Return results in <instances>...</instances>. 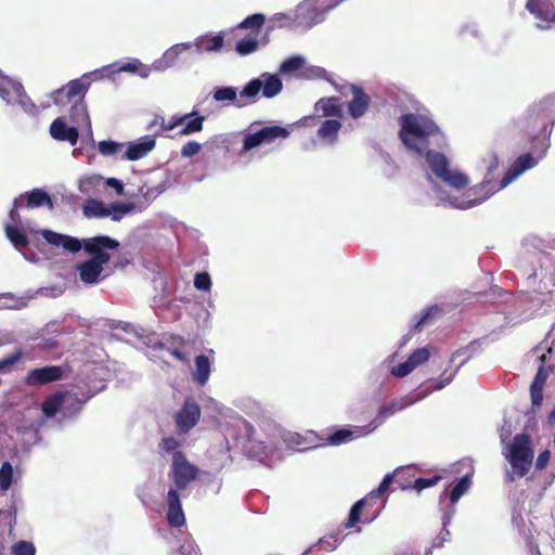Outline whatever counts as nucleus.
<instances>
[{"label": "nucleus", "mask_w": 555, "mask_h": 555, "mask_svg": "<svg viewBox=\"0 0 555 555\" xmlns=\"http://www.w3.org/2000/svg\"><path fill=\"white\" fill-rule=\"evenodd\" d=\"M198 475L199 468L192 464L182 451L173 453L169 478L172 480L175 488L171 487L166 496L168 505L167 521L170 527L180 528L185 525V515L179 491L185 490L191 482L197 479Z\"/></svg>", "instance_id": "1"}, {"label": "nucleus", "mask_w": 555, "mask_h": 555, "mask_svg": "<svg viewBox=\"0 0 555 555\" xmlns=\"http://www.w3.org/2000/svg\"><path fill=\"white\" fill-rule=\"evenodd\" d=\"M399 139L411 152L423 155L429 149V139L441 135L439 126L427 115L408 113L398 119Z\"/></svg>", "instance_id": "2"}, {"label": "nucleus", "mask_w": 555, "mask_h": 555, "mask_svg": "<svg viewBox=\"0 0 555 555\" xmlns=\"http://www.w3.org/2000/svg\"><path fill=\"white\" fill-rule=\"evenodd\" d=\"M89 89V83L80 79H73L65 86L53 91L50 96L53 104L60 107L69 106V117L75 124L87 122L90 125L85 96Z\"/></svg>", "instance_id": "3"}, {"label": "nucleus", "mask_w": 555, "mask_h": 555, "mask_svg": "<svg viewBox=\"0 0 555 555\" xmlns=\"http://www.w3.org/2000/svg\"><path fill=\"white\" fill-rule=\"evenodd\" d=\"M423 155H425L426 162L434 175L447 185L459 190L468 185V177L460 171L451 170L449 159L444 154L427 149Z\"/></svg>", "instance_id": "4"}, {"label": "nucleus", "mask_w": 555, "mask_h": 555, "mask_svg": "<svg viewBox=\"0 0 555 555\" xmlns=\"http://www.w3.org/2000/svg\"><path fill=\"white\" fill-rule=\"evenodd\" d=\"M528 434H518L514 437L509 447L508 461L518 477H524L531 468L533 451Z\"/></svg>", "instance_id": "5"}, {"label": "nucleus", "mask_w": 555, "mask_h": 555, "mask_svg": "<svg viewBox=\"0 0 555 555\" xmlns=\"http://www.w3.org/2000/svg\"><path fill=\"white\" fill-rule=\"evenodd\" d=\"M392 480V475L387 474L380 481L377 489L371 491L365 498L357 501L351 506L348 518L341 524V527L345 529L354 528L361 520V514L364 506L373 501L380 499V496L389 489Z\"/></svg>", "instance_id": "6"}, {"label": "nucleus", "mask_w": 555, "mask_h": 555, "mask_svg": "<svg viewBox=\"0 0 555 555\" xmlns=\"http://www.w3.org/2000/svg\"><path fill=\"white\" fill-rule=\"evenodd\" d=\"M120 243L107 235H96L93 237L85 238V251L90 255V259L105 266L111 260L108 250H116Z\"/></svg>", "instance_id": "7"}, {"label": "nucleus", "mask_w": 555, "mask_h": 555, "mask_svg": "<svg viewBox=\"0 0 555 555\" xmlns=\"http://www.w3.org/2000/svg\"><path fill=\"white\" fill-rule=\"evenodd\" d=\"M201 408L193 398H186L177 412L175 422L180 434H188L201 418Z\"/></svg>", "instance_id": "8"}, {"label": "nucleus", "mask_w": 555, "mask_h": 555, "mask_svg": "<svg viewBox=\"0 0 555 555\" xmlns=\"http://www.w3.org/2000/svg\"><path fill=\"white\" fill-rule=\"evenodd\" d=\"M64 370L59 365H46L29 370L23 378L27 386H42L63 378Z\"/></svg>", "instance_id": "9"}, {"label": "nucleus", "mask_w": 555, "mask_h": 555, "mask_svg": "<svg viewBox=\"0 0 555 555\" xmlns=\"http://www.w3.org/2000/svg\"><path fill=\"white\" fill-rule=\"evenodd\" d=\"M349 89L352 93V100L348 103V112L352 118L358 119L364 116L369 109L371 98L361 87L350 85Z\"/></svg>", "instance_id": "10"}, {"label": "nucleus", "mask_w": 555, "mask_h": 555, "mask_svg": "<svg viewBox=\"0 0 555 555\" xmlns=\"http://www.w3.org/2000/svg\"><path fill=\"white\" fill-rule=\"evenodd\" d=\"M50 134L57 141H66L70 145H76L79 133L76 127H68L64 118L59 117L50 125Z\"/></svg>", "instance_id": "11"}, {"label": "nucleus", "mask_w": 555, "mask_h": 555, "mask_svg": "<svg viewBox=\"0 0 555 555\" xmlns=\"http://www.w3.org/2000/svg\"><path fill=\"white\" fill-rule=\"evenodd\" d=\"M103 267L104 266L90 258L80 262L77 266L80 281L90 285L99 283Z\"/></svg>", "instance_id": "12"}, {"label": "nucleus", "mask_w": 555, "mask_h": 555, "mask_svg": "<svg viewBox=\"0 0 555 555\" xmlns=\"http://www.w3.org/2000/svg\"><path fill=\"white\" fill-rule=\"evenodd\" d=\"M537 164V160L530 153L520 155L512 165L508 172L504 176L501 182V188L506 186L514 178L521 175L528 169H531Z\"/></svg>", "instance_id": "13"}, {"label": "nucleus", "mask_w": 555, "mask_h": 555, "mask_svg": "<svg viewBox=\"0 0 555 555\" xmlns=\"http://www.w3.org/2000/svg\"><path fill=\"white\" fill-rule=\"evenodd\" d=\"M550 372L544 365H540L530 385V397L532 405L539 406L543 400V389Z\"/></svg>", "instance_id": "14"}, {"label": "nucleus", "mask_w": 555, "mask_h": 555, "mask_svg": "<svg viewBox=\"0 0 555 555\" xmlns=\"http://www.w3.org/2000/svg\"><path fill=\"white\" fill-rule=\"evenodd\" d=\"M24 195V207L27 209H35L47 206L49 209L53 208L51 196L42 189H34L26 192Z\"/></svg>", "instance_id": "15"}, {"label": "nucleus", "mask_w": 555, "mask_h": 555, "mask_svg": "<svg viewBox=\"0 0 555 555\" xmlns=\"http://www.w3.org/2000/svg\"><path fill=\"white\" fill-rule=\"evenodd\" d=\"M22 83L5 76L0 77V96L8 104H15L18 94L22 92Z\"/></svg>", "instance_id": "16"}, {"label": "nucleus", "mask_w": 555, "mask_h": 555, "mask_svg": "<svg viewBox=\"0 0 555 555\" xmlns=\"http://www.w3.org/2000/svg\"><path fill=\"white\" fill-rule=\"evenodd\" d=\"M155 147V140L146 138L143 142L130 144L122 154V159L137 160L143 158Z\"/></svg>", "instance_id": "17"}, {"label": "nucleus", "mask_w": 555, "mask_h": 555, "mask_svg": "<svg viewBox=\"0 0 555 555\" xmlns=\"http://www.w3.org/2000/svg\"><path fill=\"white\" fill-rule=\"evenodd\" d=\"M211 363L207 356L199 354L195 358V370L192 373L193 380L199 386H204L210 375Z\"/></svg>", "instance_id": "18"}, {"label": "nucleus", "mask_w": 555, "mask_h": 555, "mask_svg": "<svg viewBox=\"0 0 555 555\" xmlns=\"http://www.w3.org/2000/svg\"><path fill=\"white\" fill-rule=\"evenodd\" d=\"M315 111L322 112L323 116L339 118L343 116V107L336 96L322 98L315 103Z\"/></svg>", "instance_id": "19"}, {"label": "nucleus", "mask_w": 555, "mask_h": 555, "mask_svg": "<svg viewBox=\"0 0 555 555\" xmlns=\"http://www.w3.org/2000/svg\"><path fill=\"white\" fill-rule=\"evenodd\" d=\"M66 393L62 391H56L50 396H48L41 405L42 412L47 417H54L56 413L61 410Z\"/></svg>", "instance_id": "20"}, {"label": "nucleus", "mask_w": 555, "mask_h": 555, "mask_svg": "<svg viewBox=\"0 0 555 555\" xmlns=\"http://www.w3.org/2000/svg\"><path fill=\"white\" fill-rule=\"evenodd\" d=\"M340 128L341 122L339 120L326 119L318 129V135L330 143H334L337 140Z\"/></svg>", "instance_id": "21"}, {"label": "nucleus", "mask_w": 555, "mask_h": 555, "mask_svg": "<svg viewBox=\"0 0 555 555\" xmlns=\"http://www.w3.org/2000/svg\"><path fill=\"white\" fill-rule=\"evenodd\" d=\"M262 79V95L264 98H273L278 95L283 88L282 80L278 75L263 74Z\"/></svg>", "instance_id": "22"}, {"label": "nucleus", "mask_w": 555, "mask_h": 555, "mask_svg": "<svg viewBox=\"0 0 555 555\" xmlns=\"http://www.w3.org/2000/svg\"><path fill=\"white\" fill-rule=\"evenodd\" d=\"M106 206L100 199L88 198L82 207L83 216L87 218H104L108 217Z\"/></svg>", "instance_id": "23"}, {"label": "nucleus", "mask_w": 555, "mask_h": 555, "mask_svg": "<svg viewBox=\"0 0 555 555\" xmlns=\"http://www.w3.org/2000/svg\"><path fill=\"white\" fill-rule=\"evenodd\" d=\"M4 232L12 245L17 248H26L29 245L27 235L20 229V227H13L5 224Z\"/></svg>", "instance_id": "24"}, {"label": "nucleus", "mask_w": 555, "mask_h": 555, "mask_svg": "<svg viewBox=\"0 0 555 555\" xmlns=\"http://www.w3.org/2000/svg\"><path fill=\"white\" fill-rule=\"evenodd\" d=\"M195 115V112L192 114L184 115H173L168 121L163 116H156L152 122V125H158L162 131L173 130L176 127L184 125V121L192 116Z\"/></svg>", "instance_id": "25"}, {"label": "nucleus", "mask_w": 555, "mask_h": 555, "mask_svg": "<svg viewBox=\"0 0 555 555\" xmlns=\"http://www.w3.org/2000/svg\"><path fill=\"white\" fill-rule=\"evenodd\" d=\"M258 131L262 143H272L276 139L286 138L289 134V131L286 128L276 125L263 127Z\"/></svg>", "instance_id": "26"}, {"label": "nucleus", "mask_w": 555, "mask_h": 555, "mask_svg": "<svg viewBox=\"0 0 555 555\" xmlns=\"http://www.w3.org/2000/svg\"><path fill=\"white\" fill-rule=\"evenodd\" d=\"M441 312V308L438 305H433L422 310L418 314L414 315L415 324L413 330L418 332L422 327L431 319L436 318Z\"/></svg>", "instance_id": "27"}, {"label": "nucleus", "mask_w": 555, "mask_h": 555, "mask_svg": "<svg viewBox=\"0 0 555 555\" xmlns=\"http://www.w3.org/2000/svg\"><path fill=\"white\" fill-rule=\"evenodd\" d=\"M191 48L190 43H179L175 44L163 54L162 60L159 61L165 67H170L175 64L176 60L179 57L181 53L189 50Z\"/></svg>", "instance_id": "28"}, {"label": "nucleus", "mask_w": 555, "mask_h": 555, "mask_svg": "<svg viewBox=\"0 0 555 555\" xmlns=\"http://www.w3.org/2000/svg\"><path fill=\"white\" fill-rule=\"evenodd\" d=\"M196 47L199 51L218 52L223 47V37L221 35H216L212 37L201 38L197 41Z\"/></svg>", "instance_id": "29"}, {"label": "nucleus", "mask_w": 555, "mask_h": 555, "mask_svg": "<svg viewBox=\"0 0 555 555\" xmlns=\"http://www.w3.org/2000/svg\"><path fill=\"white\" fill-rule=\"evenodd\" d=\"M133 73L139 75L141 78H147L151 74V68L142 64L139 60H133L131 62L124 63L120 65L114 73Z\"/></svg>", "instance_id": "30"}, {"label": "nucleus", "mask_w": 555, "mask_h": 555, "mask_svg": "<svg viewBox=\"0 0 555 555\" xmlns=\"http://www.w3.org/2000/svg\"><path fill=\"white\" fill-rule=\"evenodd\" d=\"M134 209V205L132 203H113L107 208L108 217L113 221H120L122 217Z\"/></svg>", "instance_id": "31"}, {"label": "nucleus", "mask_w": 555, "mask_h": 555, "mask_svg": "<svg viewBox=\"0 0 555 555\" xmlns=\"http://www.w3.org/2000/svg\"><path fill=\"white\" fill-rule=\"evenodd\" d=\"M264 15L263 14H260V13H255L248 17H246L240 25L238 27L240 28H243V29H250V33L249 34H253V35H259L260 33V29L262 28L263 24H264Z\"/></svg>", "instance_id": "32"}, {"label": "nucleus", "mask_w": 555, "mask_h": 555, "mask_svg": "<svg viewBox=\"0 0 555 555\" xmlns=\"http://www.w3.org/2000/svg\"><path fill=\"white\" fill-rule=\"evenodd\" d=\"M403 408L404 405L400 400H393L389 404L382 405L375 418L376 425L384 423L386 418L401 411Z\"/></svg>", "instance_id": "33"}, {"label": "nucleus", "mask_w": 555, "mask_h": 555, "mask_svg": "<svg viewBox=\"0 0 555 555\" xmlns=\"http://www.w3.org/2000/svg\"><path fill=\"white\" fill-rule=\"evenodd\" d=\"M181 129L178 132V135H190L203 130L204 127V117L199 116L195 113V117L192 119H186L184 125H181Z\"/></svg>", "instance_id": "34"}, {"label": "nucleus", "mask_w": 555, "mask_h": 555, "mask_svg": "<svg viewBox=\"0 0 555 555\" xmlns=\"http://www.w3.org/2000/svg\"><path fill=\"white\" fill-rule=\"evenodd\" d=\"M258 48V36L248 34L236 43V52L241 55H247L255 52Z\"/></svg>", "instance_id": "35"}, {"label": "nucleus", "mask_w": 555, "mask_h": 555, "mask_svg": "<svg viewBox=\"0 0 555 555\" xmlns=\"http://www.w3.org/2000/svg\"><path fill=\"white\" fill-rule=\"evenodd\" d=\"M24 357V351L21 348L15 349L11 354L0 359V373L7 374L13 371L14 365L17 364Z\"/></svg>", "instance_id": "36"}, {"label": "nucleus", "mask_w": 555, "mask_h": 555, "mask_svg": "<svg viewBox=\"0 0 555 555\" xmlns=\"http://www.w3.org/2000/svg\"><path fill=\"white\" fill-rule=\"evenodd\" d=\"M354 437V431L348 428H340L330 435L326 439L328 444L339 446L350 441Z\"/></svg>", "instance_id": "37"}, {"label": "nucleus", "mask_w": 555, "mask_h": 555, "mask_svg": "<svg viewBox=\"0 0 555 555\" xmlns=\"http://www.w3.org/2000/svg\"><path fill=\"white\" fill-rule=\"evenodd\" d=\"M125 147L124 143H118L111 140H103L99 142V152L104 156H113L119 154Z\"/></svg>", "instance_id": "38"}, {"label": "nucleus", "mask_w": 555, "mask_h": 555, "mask_svg": "<svg viewBox=\"0 0 555 555\" xmlns=\"http://www.w3.org/2000/svg\"><path fill=\"white\" fill-rule=\"evenodd\" d=\"M469 483L470 480L468 476H464L457 481L450 492L451 504H455L460 500V498L468 490Z\"/></svg>", "instance_id": "39"}, {"label": "nucleus", "mask_w": 555, "mask_h": 555, "mask_svg": "<svg viewBox=\"0 0 555 555\" xmlns=\"http://www.w3.org/2000/svg\"><path fill=\"white\" fill-rule=\"evenodd\" d=\"M13 479V468L10 462L5 461L0 467V489L7 491Z\"/></svg>", "instance_id": "40"}, {"label": "nucleus", "mask_w": 555, "mask_h": 555, "mask_svg": "<svg viewBox=\"0 0 555 555\" xmlns=\"http://www.w3.org/2000/svg\"><path fill=\"white\" fill-rule=\"evenodd\" d=\"M262 88V79L256 78L250 80L241 91L240 95L242 99H251L254 100Z\"/></svg>", "instance_id": "41"}, {"label": "nucleus", "mask_w": 555, "mask_h": 555, "mask_svg": "<svg viewBox=\"0 0 555 555\" xmlns=\"http://www.w3.org/2000/svg\"><path fill=\"white\" fill-rule=\"evenodd\" d=\"M15 104H18L24 109V112L29 115L38 114L37 105L26 94L24 87H22V92L18 94V99H16Z\"/></svg>", "instance_id": "42"}, {"label": "nucleus", "mask_w": 555, "mask_h": 555, "mask_svg": "<svg viewBox=\"0 0 555 555\" xmlns=\"http://www.w3.org/2000/svg\"><path fill=\"white\" fill-rule=\"evenodd\" d=\"M236 89L234 87H220L216 88L212 92V98L216 101H230L236 100Z\"/></svg>", "instance_id": "43"}, {"label": "nucleus", "mask_w": 555, "mask_h": 555, "mask_svg": "<svg viewBox=\"0 0 555 555\" xmlns=\"http://www.w3.org/2000/svg\"><path fill=\"white\" fill-rule=\"evenodd\" d=\"M308 77L310 78H318V79H324L326 81H328L332 86L335 87L336 90L343 92V88H345V86L343 87H339L331 77H330V74L327 73V70L323 67H320V66H312L310 69H309V74H308Z\"/></svg>", "instance_id": "44"}, {"label": "nucleus", "mask_w": 555, "mask_h": 555, "mask_svg": "<svg viewBox=\"0 0 555 555\" xmlns=\"http://www.w3.org/2000/svg\"><path fill=\"white\" fill-rule=\"evenodd\" d=\"M23 207H24V195H20L18 197H16L14 199L13 207L9 211V218L12 222L11 225H13V227L22 225V218L17 210H18V208H23Z\"/></svg>", "instance_id": "45"}, {"label": "nucleus", "mask_w": 555, "mask_h": 555, "mask_svg": "<svg viewBox=\"0 0 555 555\" xmlns=\"http://www.w3.org/2000/svg\"><path fill=\"white\" fill-rule=\"evenodd\" d=\"M62 247L70 253H78L80 249L85 250V238L78 240L64 234Z\"/></svg>", "instance_id": "46"}, {"label": "nucleus", "mask_w": 555, "mask_h": 555, "mask_svg": "<svg viewBox=\"0 0 555 555\" xmlns=\"http://www.w3.org/2000/svg\"><path fill=\"white\" fill-rule=\"evenodd\" d=\"M430 352L426 347L415 349L410 356L409 360L414 367L425 363L429 359Z\"/></svg>", "instance_id": "47"}, {"label": "nucleus", "mask_w": 555, "mask_h": 555, "mask_svg": "<svg viewBox=\"0 0 555 555\" xmlns=\"http://www.w3.org/2000/svg\"><path fill=\"white\" fill-rule=\"evenodd\" d=\"M262 143L261 137L259 135V131L254 133H248L245 135L242 146V153H246L255 147L260 146Z\"/></svg>", "instance_id": "48"}, {"label": "nucleus", "mask_w": 555, "mask_h": 555, "mask_svg": "<svg viewBox=\"0 0 555 555\" xmlns=\"http://www.w3.org/2000/svg\"><path fill=\"white\" fill-rule=\"evenodd\" d=\"M12 555H35L36 548L31 542L18 541L12 546Z\"/></svg>", "instance_id": "49"}, {"label": "nucleus", "mask_w": 555, "mask_h": 555, "mask_svg": "<svg viewBox=\"0 0 555 555\" xmlns=\"http://www.w3.org/2000/svg\"><path fill=\"white\" fill-rule=\"evenodd\" d=\"M304 59L300 56H292L284 61L281 65V72L293 73L300 69L304 66Z\"/></svg>", "instance_id": "50"}, {"label": "nucleus", "mask_w": 555, "mask_h": 555, "mask_svg": "<svg viewBox=\"0 0 555 555\" xmlns=\"http://www.w3.org/2000/svg\"><path fill=\"white\" fill-rule=\"evenodd\" d=\"M179 343L178 347H164L172 357L182 363H189V358L182 352V348L185 346L184 338H176Z\"/></svg>", "instance_id": "51"}, {"label": "nucleus", "mask_w": 555, "mask_h": 555, "mask_svg": "<svg viewBox=\"0 0 555 555\" xmlns=\"http://www.w3.org/2000/svg\"><path fill=\"white\" fill-rule=\"evenodd\" d=\"M341 540L343 539L339 537V533L328 534L321 539L319 544L324 551H333L341 543Z\"/></svg>", "instance_id": "52"}, {"label": "nucleus", "mask_w": 555, "mask_h": 555, "mask_svg": "<svg viewBox=\"0 0 555 555\" xmlns=\"http://www.w3.org/2000/svg\"><path fill=\"white\" fill-rule=\"evenodd\" d=\"M440 480V475H435L431 478H417L413 482L412 488L420 492L426 488L436 486Z\"/></svg>", "instance_id": "53"}, {"label": "nucleus", "mask_w": 555, "mask_h": 555, "mask_svg": "<svg viewBox=\"0 0 555 555\" xmlns=\"http://www.w3.org/2000/svg\"><path fill=\"white\" fill-rule=\"evenodd\" d=\"M194 286L198 291H209L211 287V280L207 272L196 273L194 276Z\"/></svg>", "instance_id": "54"}, {"label": "nucleus", "mask_w": 555, "mask_h": 555, "mask_svg": "<svg viewBox=\"0 0 555 555\" xmlns=\"http://www.w3.org/2000/svg\"><path fill=\"white\" fill-rule=\"evenodd\" d=\"M42 236L52 246L60 247L62 246L64 234L56 233L52 230L42 231Z\"/></svg>", "instance_id": "55"}, {"label": "nucleus", "mask_w": 555, "mask_h": 555, "mask_svg": "<svg viewBox=\"0 0 555 555\" xmlns=\"http://www.w3.org/2000/svg\"><path fill=\"white\" fill-rule=\"evenodd\" d=\"M414 369L415 367L410 362V360L406 359V361H404L403 363H400L399 365L393 366L391 370V373L396 377H404V376L409 375Z\"/></svg>", "instance_id": "56"}, {"label": "nucleus", "mask_w": 555, "mask_h": 555, "mask_svg": "<svg viewBox=\"0 0 555 555\" xmlns=\"http://www.w3.org/2000/svg\"><path fill=\"white\" fill-rule=\"evenodd\" d=\"M179 447H180V442L176 438H173V437L163 438L160 443H159L160 450H163V451H165L167 453L172 452V454L176 451H179L178 450Z\"/></svg>", "instance_id": "57"}, {"label": "nucleus", "mask_w": 555, "mask_h": 555, "mask_svg": "<svg viewBox=\"0 0 555 555\" xmlns=\"http://www.w3.org/2000/svg\"><path fill=\"white\" fill-rule=\"evenodd\" d=\"M202 150V145L196 141H189L181 149V155L183 157H192L198 154Z\"/></svg>", "instance_id": "58"}, {"label": "nucleus", "mask_w": 555, "mask_h": 555, "mask_svg": "<svg viewBox=\"0 0 555 555\" xmlns=\"http://www.w3.org/2000/svg\"><path fill=\"white\" fill-rule=\"evenodd\" d=\"M449 524V519H443V530L434 539L433 541V547H441L443 543L448 540L450 537V532L446 529L447 525Z\"/></svg>", "instance_id": "59"}, {"label": "nucleus", "mask_w": 555, "mask_h": 555, "mask_svg": "<svg viewBox=\"0 0 555 555\" xmlns=\"http://www.w3.org/2000/svg\"><path fill=\"white\" fill-rule=\"evenodd\" d=\"M455 373H456V371L450 373L448 376H446V373H443L440 379L434 380L431 388L434 390L442 389L443 387H446L447 385H449L452 382Z\"/></svg>", "instance_id": "60"}, {"label": "nucleus", "mask_w": 555, "mask_h": 555, "mask_svg": "<svg viewBox=\"0 0 555 555\" xmlns=\"http://www.w3.org/2000/svg\"><path fill=\"white\" fill-rule=\"evenodd\" d=\"M489 195H490V191H487L482 196L462 202V203L457 204L456 207L460 209L470 208L475 205L482 203L485 199H487L489 197Z\"/></svg>", "instance_id": "61"}, {"label": "nucleus", "mask_w": 555, "mask_h": 555, "mask_svg": "<svg viewBox=\"0 0 555 555\" xmlns=\"http://www.w3.org/2000/svg\"><path fill=\"white\" fill-rule=\"evenodd\" d=\"M550 457L551 452L548 450H544L543 452H541L535 460V468L539 470L544 469L548 464Z\"/></svg>", "instance_id": "62"}, {"label": "nucleus", "mask_w": 555, "mask_h": 555, "mask_svg": "<svg viewBox=\"0 0 555 555\" xmlns=\"http://www.w3.org/2000/svg\"><path fill=\"white\" fill-rule=\"evenodd\" d=\"M106 183H107V185L115 189L117 195H124L125 189H124V184L121 183V181H119L116 178H108Z\"/></svg>", "instance_id": "63"}, {"label": "nucleus", "mask_w": 555, "mask_h": 555, "mask_svg": "<svg viewBox=\"0 0 555 555\" xmlns=\"http://www.w3.org/2000/svg\"><path fill=\"white\" fill-rule=\"evenodd\" d=\"M526 8L537 17H542V12L539 9V3L535 0H528Z\"/></svg>", "instance_id": "64"}]
</instances>
